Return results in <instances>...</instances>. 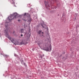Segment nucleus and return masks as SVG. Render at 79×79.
Masks as SVG:
<instances>
[{
  "mask_svg": "<svg viewBox=\"0 0 79 79\" xmlns=\"http://www.w3.org/2000/svg\"><path fill=\"white\" fill-rule=\"evenodd\" d=\"M18 16V14L16 13H14L13 14V16L15 18H16V16Z\"/></svg>",
  "mask_w": 79,
  "mask_h": 79,
  "instance_id": "obj_7",
  "label": "nucleus"
},
{
  "mask_svg": "<svg viewBox=\"0 0 79 79\" xmlns=\"http://www.w3.org/2000/svg\"><path fill=\"white\" fill-rule=\"evenodd\" d=\"M38 34L40 35V37H42L44 35V32H42V30H40L38 31Z\"/></svg>",
  "mask_w": 79,
  "mask_h": 79,
  "instance_id": "obj_4",
  "label": "nucleus"
},
{
  "mask_svg": "<svg viewBox=\"0 0 79 79\" xmlns=\"http://www.w3.org/2000/svg\"><path fill=\"white\" fill-rule=\"evenodd\" d=\"M18 21H19V22L20 21V20L19 19Z\"/></svg>",
  "mask_w": 79,
  "mask_h": 79,
  "instance_id": "obj_14",
  "label": "nucleus"
},
{
  "mask_svg": "<svg viewBox=\"0 0 79 79\" xmlns=\"http://www.w3.org/2000/svg\"><path fill=\"white\" fill-rule=\"evenodd\" d=\"M47 29H48V28H47Z\"/></svg>",
  "mask_w": 79,
  "mask_h": 79,
  "instance_id": "obj_19",
  "label": "nucleus"
},
{
  "mask_svg": "<svg viewBox=\"0 0 79 79\" xmlns=\"http://www.w3.org/2000/svg\"><path fill=\"white\" fill-rule=\"evenodd\" d=\"M28 21L31 22V21H32V19H31V18H28Z\"/></svg>",
  "mask_w": 79,
  "mask_h": 79,
  "instance_id": "obj_8",
  "label": "nucleus"
},
{
  "mask_svg": "<svg viewBox=\"0 0 79 79\" xmlns=\"http://www.w3.org/2000/svg\"><path fill=\"white\" fill-rule=\"evenodd\" d=\"M22 44H25V42L23 41L20 43V44L22 45Z\"/></svg>",
  "mask_w": 79,
  "mask_h": 79,
  "instance_id": "obj_9",
  "label": "nucleus"
},
{
  "mask_svg": "<svg viewBox=\"0 0 79 79\" xmlns=\"http://www.w3.org/2000/svg\"><path fill=\"white\" fill-rule=\"evenodd\" d=\"M5 26H6V25H5Z\"/></svg>",
  "mask_w": 79,
  "mask_h": 79,
  "instance_id": "obj_18",
  "label": "nucleus"
},
{
  "mask_svg": "<svg viewBox=\"0 0 79 79\" xmlns=\"http://www.w3.org/2000/svg\"><path fill=\"white\" fill-rule=\"evenodd\" d=\"M24 64H25V63H24Z\"/></svg>",
  "mask_w": 79,
  "mask_h": 79,
  "instance_id": "obj_20",
  "label": "nucleus"
},
{
  "mask_svg": "<svg viewBox=\"0 0 79 79\" xmlns=\"http://www.w3.org/2000/svg\"><path fill=\"white\" fill-rule=\"evenodd\" d=\"M45 4H46L45 6L46 8H48H48L49 9V4H48V2H45Z\"/></svg>",
  "mask_w": 79,
  "mask_h": 79,
  "instance_id": "obj_5",
  "label": "nucleus"
},
{
  "mask_svg": "<svg viewBox=\"0 0 79 79\" xmlns=\"http://www.w3.org/2000/svg\"><path fill=\"white\" fill-rule=\"evenodd\" d=\"M56 1V0H55Z\"/></svg>",
  "mask_w": 79,
  "mask_h": 79,
  "instance_id": "obj_21",
  "label": "nucleus"
},
{
  "mask_svg": "<svg viewBox=\"0 0 79 79\" xmlns=\"http://www.w3.org/2000/svg\"><path fill=\"white\" fill-rule=\"evenodd\" d=\"M20 61H21L22 63H24V61H23V60H21Z\"/></svg>",
  "mask_w": 79,
  "mask_h": 79,
  "instance_id": "obj_12",
  "label": "nucleus"
},
{
  "mask_svg": "<svg viewBox=\"0 0 79 79\" xmlns=\"http://www.w3.org/2000/svg\"><path fill=\"white\" fill-rule=\"evenodd\" d=\"M44 45L45 46L46 50L48 51L49 52H50V51L52 50V46H51V44L49 46H48V44H44Z\"/></svg>",
  "mask_w": 79,
  "mask_h": 79,
  "instance_id": "obj_1",
  "label": "nucleus"
},
{
  "mask_svg": "<svg viewBox=\"0 0 79 79\" xmlns=\"http://www.w3.org/2000/svg\"><path fill=\"white\" fill-rule=\"evenodd\" d=\"M13 33H15V31H14V32H13Z\"/></svg>",
  "mask_w": 79,
  "mask_h": 79,
  "instance_id": "obj_16",
  "label": "nucleus"
},
{
  "mask_svg": "<svg viewBox=\"0 0 79 79\" xmlns=\"http://www.w3.org/2000/svg\"><path fill=\"white\" fill-rule=\"evenodd\" d=\"M6 27H7V26H6Z\"/></svg>",
  "mask_w": 79,
  "mask_h": 79,
  "instance_id": "obj_22",
  "label": "nucleus"
},
{
  "mask_svg": "<svg viewBox=\"0 0 79 79\" xmlns=\"http://www.w3.org/2000/svg\"><path fill=\"white\" fill-rule=\"evenodd\" d=\"M7 31H7V30L6 29V30H5V33H6V36L12 42V43H13L14 41V39L11 38L10 36H8V33H7Z\"/></svg>",
  "mask_w": 79,
  "mask_h": 79,
  "instance_id": "obj_2",
  "label": "nucleus"
},
{
  "mask_svg": "<svg viewBox=\"0 0 79 79\" xmlns=\"http://www.w3.org/2000/svg\"><path fill=\"white\" fill-rule=\"evenodd\" d=\"M41 58H42V57H41Z\"/></svg>",
  "mask_w": 79,
  "mask_h": 79,
  "instance_id": "obj_17",
  "label": "nucleus"
},
{
  "mask_svg": "<svg viewBox=\"0 0 79 79\" xmlns=\"http://www.w3.org/2000/svg\"><path fill=\"white\" fill-rule=\"evenodd\" d=\"M21 37H23V34H21Z\"/></svg>",
  "mask_w": 79,
  "mask_h": 79,
  "instance_id": "obj_13",
  "label": "nucleus"
},
{
  "mask_svg": "<svg viewBox=\"0 0 79 79\" xmlns=\"http://www.w3.org/2000/svg\"><path fill=\"white\" fill-rule=\"evenodd\" d=\"M44 56V55H43V56Z\"/></svg>",
  "mask_w": 79,
  "mask_h": 79,
  "instance_id": "obj_15",
  "label": "nucleus"
},
{
  "mask_svg": "<svg viewBox=\"0 0 79 79\" xmlns=\"http://www.w3.org/2000/svg\"><path fill=\"white\" fill-rule=\"evenodd\" d=\"M12 18H13V16L12 15L8 17V19H9L10 21H11V20H12L13 19Z\"/></svg>",
  "mask_w": 79,
  "mask_h": 79,
  "instance_id": "obj_6",
  "label": "nucleus"
},
{
  "mask_svg": "<svg viewBox=\"0 0 79 79\" xmlns=\"http://www.w3.org/2000/svg\"><path fill=\"white\" fill-rule=\"evenodd\" d=\"M21 33H23V31H24V30L23 29H22L20 30Z\"/></svg>",
  "mask_w": 79,
  "mask_h": 79,
  "instance_id": "obj_10",
  "label": "nucleus"
},
{
  "mask_svg": "<svg viewBox=\"0 0 79 79\" xmlns=\"http://www.w3.org/2000/svg\"><path fill=\"white\" fill-rule=\"evenodd\" d=\"M26 16H27V17H29V16H30V15H29V13L26 14V13H25L24 15V17H23V20H24L25 21H27L26 18H25Z\"/></svg>",
  "mask_w": 79,
  "mask_h": 79,
  "instance_id": "obj_3",
  "label": "nucleus"
},
{
  "mask_svg": "<svg viewBox=\"0 0 79 79\" xmlns=\"http://www.w3.org/2000/svg\"><path fill=\"white\" fill-rule=\"evenodd\" d=\"M44 26H45V25H44V24H43V25L41 24V26H42L43 28H44L45 27H44Z\"/></svg>",
  "mask_w": 79,
  "mask_h": 79,
  "instance_id": "obj_11",
  "label": "nucleus"
}]
</instances>
